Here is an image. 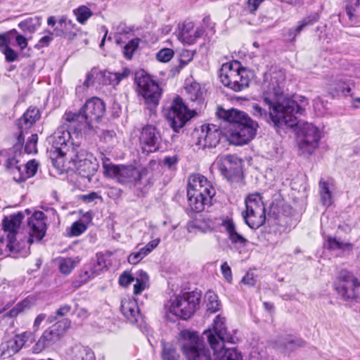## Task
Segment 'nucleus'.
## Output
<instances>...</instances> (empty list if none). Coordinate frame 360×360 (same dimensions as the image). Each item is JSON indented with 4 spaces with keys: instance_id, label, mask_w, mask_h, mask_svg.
I'll use <instances>...</instances> for the list:
<instances>
[{
    "instance_id": "nucleus-1",
    "label": "nucleus",
    "mask_w": 360,
    "mask_h": 360,
    "mask_svg": "<svg viewBox=\"0 0 360 360\" xmlns=\"http://www.w3.org/2000/svg\"><path fill=\"white\" fill-rule=\"evenodd\" d=\"M285 75L281 70L270 74L268 89L263 93L262 101L252 105V113L258 118L272 122L278 128L293 127L297 124V115L304 112L305 101L299 105L297 101L285 98L282 95L281 86L285 81Z\"/></svg>"
},
{
    "instance_id": "nucleus-2",
    "label": "nucleus",
    "mask_w": 360,
    "mask_h": 360,
    "mask_svg": "<svg viewBox=\"0 0 360 360\" xmlns=\"http://www.w3.org/2000/svg\"><path fill=\"white\" fill-rule=\"evenodd\" d=\"M215 114L224 122V126L218 127L214 124L202 125L196 142L199 148H215L223 137L222 128H229L226 139L235 146L246 144L256 135L258 124L246 112L234 108L225 110L218 106Z\"/></svg>"
},
{
    "instance_id": "nucleus-3",
    "label": "nucleus",
    "mask_w": 360,
    "mask_h": 360,
    "mask_svg": "<svg viewBox=\"0 0 360 360\" xmlns=\"http://www.w3.org/2000/svg\"><path fill=\"white\" fill-rule=\"evenodd\" d=\"M202 338L206 339L213 350L215 360H243L236 347L227 348L225 342L233 343V338L227 331L225 319L220 315L214 320L213 328L205 330Z\"/></svg>"
},
{
    "instance_id": "nucleus-4",
    "label": "nucleus",
    "mask_w": 360,
    "mask_h": 360,
    "mask_svg": "<svg viewBox=\"0 0 360 360\" xmlns=\"http://www.w3.org/2000/svg\"><path fill=\"white\" fill-rule=\"evenodd\" d=\"M105 110V106L103 101L94 97L87 100L78 112H68L64 117L76 131L90 133L92 131V122L101 118Z\"/></svg>"
},
{
    "instance_id": "nucleus-5",
    "label": "nucleus",
    "mask_w": 360,
    "mask_h": 360,
    "mask_svg": "<svg viewBox=\"0 0 360 360\" xmlns=\"http://www.w3.org/2000/svg\"><path fill=\"white\" fill-rule=\"evenodd\" d=\"M219 77L225 86L234 91H241L246 89L250 82V72L236 60L224 63L219 70Z\"/></svg>"
},
{
    "instance_id": "nucleus-6",
    "label": "nucleus",
    "mask_w": 360,
    "mask_h": 360,
    "mask_svg": "<svg viewBox=\"0 0 360 360\" xmlns=\"http://www.w3.org/2000/svg\"><path fill=\"white\" fill-rule=\"evenodd\" d=\"M181 338V349L186 360H211L209 349L197 333L183 330Z\"/></svg>"
},
{
    "instance_id": "nucleus-7",
    "label": "nucleus",
    "mask_w": 360,
    "mask_h": 360,
    "mask_svg": "<svg viewBox=\"0 0 360 360\" xmlns=\"http://www.w3.org/2000/svg\"><path fill=\"white\" fill-rule=\"evenodd\" d=\"M245 211L242 213L245 224L251 229H257L266 221V210L262 197L258 193L249 194L245 198Z\"/></svg>"
},
{
    "instance_id": "nucleus-8",
    "label": "nucleus",
    "mask_w": 360,
    "mask_h": 360,
    "mask_svg": "<svg viewBox=\"0 0 360 360\" xmlns=\"http://www.w3.org/2000/svg\"><path fill=\"white\" fill-rule=\"evenodd\" d=\"M68 160L72 164L82 178L87 179L88 182L92 181L98 165L91 153L79 147L72 148V154H69Z\"/></svg>"
},
{
    "instance_id": "nucleus-9",
    "label": "nucleus",
    "mask_w": 360,
    "mask_h": 360,
    "mask_svg": "<svg viewBox=\"0 0 360 360\" xmlns=\"http://www.w3.org/2000/svg\"><path fill=\"white\" fill-rule=\"evenodd\" d=\"M104 174L122 184L129 187L136 186L140 184L142 179V172L132 165H116L103 163Z\"/></svg>"
},
{
    "instance_id": "nucleus-10",
    "label": "nucleus",
    "mask_w": 360,
    "mask_h": 360,
    "mask_svg": "<svg viewBox=\"0 0 360 360\" xmlns=\"http://www.w3.org/2000/svg\"><path fill=\"white\" fill-rule=\"evenodd\" d=\"M200 297V293L197 291L179 295L172 301L169 311L172 314L183 320H187L195 312Z\"/></svg>"
},
{
    "instance_id": "nucleus-11",
    "label": "nucleus",
    "mask_w": 360,
    "mask_h": 360,
    "mask_svg": "<svg viewBox=\"0 0 360 360\" xmlns=\"http://www.w3.org/2000/svg\"><path fill=\"white\" fill-rule=\"evenodd\" d=\"M52 146L49 149V155L53 165L59 167L69 159V154H72L70 146V133L63 128L58 129L51 136Z\"/></svg>"
},
{
    "instance_id": "nucleus-12",
    "label": "nucleus",
    "mask_w": 360,
    "mask_h": 360,
    "mask_svg": "<svg viewBox=\"0 0 360 360\" xmlns=\"http://www.w3.org/2000/svg\"><path fill=\"white\" fill-rule=\"evenodd\" d=\"M334 289L345 301L360 298V281L353 273L342 270L334 283Z\"/></svg>"
},
{
    "instance_id": "nucleus-13",
    "label": "nucleus",
    "mask_w": 360,
    "mask_h": 360,
    "mask_svg": "<svg viewBox=\"0 0 360 360\" xmlns=\"http://www.w3.org/2000/svg\"><path fill=\"white\" fill-rule=\"evenodd\" d=\"M165 117L174 131L179 132L193 117V114L184 103L182 98L176 96L165 112Z\"/></svg>"
},
{
    "instance_id": "nucleus-14",
    "label": "nucleus",
    "mask_w": 360,
    "mask_h": 360,
    "mask_svg": "<svg viewBox=\"0 0 360 360\" xmlns=\"http://www.w3.org/2000/svg\"><path fill=\"white\" fill-rule=\"evenodd\" d=\"M136 82L138 93L142 96L145 103L150 106L158 105L162 96V89L158 84L146 74L137 76Z\"/></svg>"
},
{
    "instance_id": "nucleus-15",
    "label": "nucleus",
    "mask_w": 360,
    "mask_h": 360,
    "mask_svg": "<svg viewBox=\"0 0 360 360\" xmlns=\"http://www.w3.org/2000/svg\"><path fill=\"white\" fill-rule=\"evenodd\" d=\"M321 130L311 123L304 122L300 129L298 147L302 154L311 155L319 147Z\"/></svg>"
},
{
    "instance_id": "nucleus-16",
    "label": "nucleus",
    "mask_w": 360,
    "mask_h": 360,
    "mask_svg": "<svg viewBox=\"0 0 360 360\" xmlns=\"http://www.w3.org/2000/svg\"><path fill=\"white\" fill-rule=\"evenodd\" d=\"M139 141L142 153L148 155L155 153L160 148L162 137L155 126L148 124L142 127Z\"/></svg>"
},
{
    "instance_id": "nucleus-17",
    "label": "nucleus",
    "mask_w": 360,
    "mask_h": 360,
    "mask_svg": "<svg viewBox=\"0 0 360 360\" xmlns=\"http://www.w3.org/2000/svg\"><path fill=\"white\" fill-rule=\"evenodd\" d=\"M202 179H207L200 174H191L188 179L187 196L188 205L191 209L195 212L203 211V204L199 203L198 195L201 193L199 191L204 186Z\"/></svg>"
},
{
    "instance_id": "nucleus-18",
    "label": "nucleus",
    "mask_w": 360,
    "mask_h": 360,
    "mask_svg": "<svg viewBox=\"0 0 360 360\" xmlns=\"http://www.w3.org/2000/svg\"><path fill=\"white\" fill-rule=\"evenodd\" d=\"M30 237L27 242L30 244L39 242L45 236L46 232V217L43 212L36 211L27 221Z\"/></svg>"
},
{
    "instance_id": "nucleus-19",
    "label": "nucleus",
    "mask_w": 360,
    "mask_h": 360,
    "mask_svg": "<svg viewBox=\"0 0 360 360\" xmlns=\"http://www.w3.org/2000/svg\"><path fill=\"white\" fill-rule=\"evenodd\" d=\"M32 335L31 332H23L15 335L13 338L1 345V355L6 358L18 353Z\"/></svg>"
},
{
    "instance_id": "nucleus-20",
    "label": "nucleus",
    "mask_w": 360,
    "mask_h": 360,
    "mask_svg": "<svg viewBox=\"0 0 360 360\" xmlns=\"http://www.w3.org/2000/svg\"><path fill=\"white\" fill-rule=\"evenodd\" d=\"M194 25L192 22H185L179 28L176 33L177 39L184 44H192L196 39L203 34V30L198 28L194 30Z\"/></svg>"
},
{
    "instance_id": "nucleus-21",
    "label": "nucleus",
    "mask_w": 360,
    "mask_h": 360,
    "mask_svg": "<svg viewBox=\"0 0 360 360\" xmlns=\"http://www.w3.org/2000/svg\"><path fill=\"white\" fill-rule=\"evenodd\" d=\"M219 169L221 174L228 179L238 175L240 172V162L233 155H226L221 158L219 162Z\"/></svg>"
},
{
    "instance_id": "nucleus-22",
    "label": "nucleus",
    "mask_w": 360,
    "mask_h": 360,
    "mask_svg": "<svg viewBox=\"0 0 360 360\" xmlns=\"http://www.w3.org/2000/svg\"><path fill=\"white\" fill-rule=\"evenodd\" d=\"M59 333L54 331L51 327L44 331L37 342L32 347V352L39 354L60 340Z\"/></svg>"
},
{
    "instance_id": "nucleus-23",
    "label": "nucleus",
    "mask_w": 360,
    "mask_h": 360,
    "mask_svg": "<svg viewBox=\"0 0 360 360\" xmlns=\"http://www.w3.org/2000/svg\"><path fill=\"white\" fill-rule=\"evenodd\" d=\"M120 310L123 316L131 323L138 322L141 317L137 302L134 299L122 300Z\"/></svg>"
},
{
    "instance_id": "nucleus-24",
    "label": "nucleus",
    "mask_w": 360,
    "mask_h": 360,
    "mask_svg": "<svg viewBox=\"0 0 360 360\" xmlns=\"http://www.w3.org/2000/svg\"><path fill=\"white\" fill-rule=\"evenodd\" d=\"M221 226L225 229L229 235V239L237 248H244L248 240L236 231V226L232 219L223 220Z\"/></svg>"
},
{
    "instance_id": "nucleus-25",
    "label": "nucleus",
    "mask_w": 360,
    "mask_h": 360,
    "mask_svg": "<svg viewBox=\"0 0 360 360\" xmlns=\"http://www.w3.org/2000/svg\"><path fill=\"white\" fill-rule=\"evenodd\" d=\"M105 267L103 259H98L84 265L80 275L81 283H86L101 274Z\"/></svg>"
},
{
    "instance_id": "nucleus-26",
    "label": "nucleus",
    "mask_w": 360,
    "mask_h": 360,
    "mask_svg": "<svg viewBox=\"0 0 360 360\" xmlns=\"http://www.w3.org/2000/svg\"><path fill=\"white\" fill-rule=\"evenodd\" d=\"M319 19V15L317 13L311 14L307 18H304L300 23V25L295 29H288L284 33V37L285 40L292 42L296 39L297 34L307 26L311 25Z\"/></svg>"
},
{
    "instance_id": "nucleus-27",
    "label": "nucleus",
    "mask_w": 360,
    "mask_h": 360,
    "mask_svg": "<svg viewBox=\"0 0 360 360\" xmlns=\"http://www.w3.org/2000/svg\"><path fill=\"white\" fill-rule=\"evenodd\" d=\"M22 219L23 214L20 212L6 217L2 223L4 232L6 233L7 235L12 234L13 238L16 240V234Z\"/></svg>"
},
{
    "instance_id": "nucleus-28",
    "label": "nucleus",
    "mask_w": 360,
    "mask_h": 360,
    "mask_svg": "<svg viewBox=\"0 0 360 360\" xmlns=\"http://www.w3.org/2000/svg\"><path fill=\"white\" fill-rule=\"evenodd\" d=\"M13 34H17L15 29L5 34H0V51L4 54L8 62H13L18 58V53L8 46L9 37Z\"/></svg>"
},
{
    "instance_id": "nucleus-29",
    "label": "nucleus",
    "mask_w": 360,
    "mask_h": 360,
    "mask_svg": "<svg viewBox=\"0 0 360 360\" xmlns=\"http://www.w3.org/2000/svg\"><path fill=\"white\" fill-rule=\"evenodd\" d=\"M202 179V181H202V183H204V186L199 191L201 193L198 195V198L199 203L203 204L204 210L206 207H210L211 206L212 203V198L216 194V191L211 181L207 179Z\"/></svg>"
},
{
    "instance_id": "nucleus-30",
    "label": "nucleus",
    "mask_w": 360,
    "mask_h": 360,
    "mask_svg": "<svg viewBox=\"0 0 360 360\" xmlns=\"http://www.w3.org/2000/svg\"><path fill=\"white\" fill-rule=\"evenodd\" d=\"M39 110L36 108L30 107L19 119L18 125L21 129H29L37 120L39 119Z\"/></svg>"
},
{
    "instance_id": "nucleus-31",
    "label": "nucleus",
    "mask_w": 360,
    "mask_h": 360,
    "mask_svg": "<svg viewBox=\"0 0 360 360\" xmlns=\"http://www.w3.org/2000/svg\"><path fill=\"white\" fill-rule=\"evenodd\" d=\"M12 252H20L18 245L15 244V239L13 236L6 235V237H0V256H8Z\"/></svg>"
},
{
    "instance_id": "nucleus-32",
    "label": "nucleus",
    "mask_w": 360,
    "mask_h": 360,
    "mask_svg": "<svg viewBox=\"0 0 360 360\" xmlns=\"http://www.w3.org/2000/svg\"><path fill=\"white\" fill-rule=\"evenodd\" d=\"M76 29V25L72 20H68L67 16L63 15L58 21V25L54 28V34L57 37L71 33V30Z\"/></svg>"
},
{
    "instance_id": "nucleus-33",
    "label": "nucleus",
    "mask_w": 360,
    "mask_h": 360,
    "mask_svg": "<svg viewBox=\"0 0 360 360\" xmlns=\"http://www.w3.org/2000/svg\"><path fill=\"white\" fill-rule=\"evenodd\" d=\"M130 70L128 68L123 69L122 72H103V82L106 84L112 86L117 85L122 79L127 78L130 74Z\"/></svg>"
},
{
    "instance_id": "nucleus-34",
    "label": "nucleus",
    "mask_w": 360,
    "mask_h": 360,
    "mask_svg": "<svg viewBox=\"0 0 360 360\" xmlns=\"http://www.w3.org/2000/svg\"><path fill=\"white\" fill-rule=\"evenodd\" d=\"M332 183L321 179L319 184V195L322 204L325 206H330L332 204V193L330 186Z\"/></svg>"
},
{
    "instance_id": "nucleus-35",
    "label": "nucleus",
    "mask_w": 360,
    "mask_h": 360,
    "mask_svg": "<svg viewBox=\"0 0 360 360\" xmlns=\"http://www.w3.org/2000/svg\"><path fill=\"white\" fill-rule=\"evenodd\" d=\"M345 13L349 20L356 22L360 19V0H348Z\"/></svg>"
},
{
    "instance_id": "nucleus-36",
    "label": "nucleus",
    "mask_w": 360,
    "mask_h": 360,
    "mask_svg": "<svg viewBox=\"0 0 360 360\" xmlns=\"http://www.w3.org/2000/svg\"><path fill=\"white\" fill-rule=\"evenodd\" d=\"M41 18L35 16L33 18H28L18 23V27L23 32L29 33H34L37 29L41 25Z\"/></svg>"
},
{
    "instance_id": "nucleus-37",
    "label": "nucleus",
    "mask_w": 360,
    "mask_h": 360,
    "mask_svg": "<svg viewBox=\"0 0 360 360\" xmlns=\"http://www.w3.org/2000/svg\"><path fill=\"white\" fill-rule=\"evenodd\" d=\"M74 360H95L94 352L88 347L76 346L73 349Z\"/></svg>"
},
{
    "instance_id": "nucleus-38",
    "label": "nucleus",
    "mask_w": 360,
    "mask_h": 360,
    "mask_svg": "<svg viewBox=\"0 0 360 360\" xmlns=\"http://www.w3.org/2000/svg\"><path fill=\"white\" fill-rule=\"evenodd\" d=\"M19 162L15 158H9L6 162V168L13 175V179L17 182H22L20 176L22 165H18Z\"/></svg>"
},
{
    "instance_id": "nucleus-39",
    "label": "nucleus",
    "mask_w": 360,
    "mask_h": 360,
    "mask_svg": "<svg viewBox=\"0 0 360 360\" xmlns=\"http://www.w3.org/2000/svg\"><path fill=\"white\" fill-rule=\"evenodd\" d=\"M73 14L75 15L77 21L84 25L93 15L92 11L86 6H80L73 10Z\"/></svg>"
},
{
    "instance_id": "nucleus-40",
    "label": "nucleus",
    "mask_w": 360,
    "mask_h": 360,
    "mask_svg": "<svg viewBox=\"0 0 360 360\" xmlns=\"http://www.w3.org/2000/svg\"><path fill=\"white\" fill-rule=\"evenodd\" d=\"M37 168L38 163L34 160H30L25 165H22L20 174L22 181H24L27 179L33 176L36 174Z\"/></svg>"
},
{
    "instance_id": "nucleus-41",
    "label": "nucleus",
    "mask_w": 360,
    "mask_h": 360,
    "mask_svg": "<svg viewBox=\"0 0 360 360\" xmlns=\"http://www.w3.org/2000/svg\"><path fill=\"white\" fill-rule=\"evenodd\" d=\"M281 346L285 350H291L296 347H302L304 342L292 336H286L280 340Z\"/></svg>"
},
{
    "instance_id": "nucleus-42",
    "label": "nucleus",
    "mask_w": 360,
    "mask_h": 360,
    "mask_svg": "<svg viewBox=\"0 0 360 360\" xmlns=\"http://www.w3.org/2000/svg\"><path fill=\"white\" fill-rule=\"evenodd\" d=\"M141 39L139 38H134L130 40L123 47V55L124 57L128 60L132 58L134 53L139 48Z\"/></svg>"
},
{
    "instance_id": "nucleus-43",
    "label": "nucleus",
    "mask_w": 360,
    "mask_h": 360,
    "mask_svg": "<svg viewBox=\"0 0 360 360\" xmlns=\"http://www.w3.org/2000/svg\"><path fill=\"white\" fill-rule=\"evenodd\" d=\"M162 360H179V354L173 345L162 343Z\"/></svg>"
},
{
    "instance_id": "nucleus-44",
    "label": "nucleus",
    "mask_w": 360,
    "mask_h": 360,
    "mask_svg": "<svg viewBox=\"0 0 360 360\" xmlns=\"http://www.w3.org/2000/svg\"><path fill=\"white\" fill-rule=\"evenodd\" d=\"M58 267L60 271L65 275L71 273L75 267V261L70 257H62L58 259Z\"/></svg>"
},
{
    "instance_id": "nucleus-45",
    "label": "nucleus",
    "mask_w": 360,
    "mask_h": 360,
    "mask_svg": "<svg viewBox=\"0 0 360 360\" xmlns=\"http://www.w3.org/2000/svg\"><path fill=\"white\" fill-rule=\"evenodd\" d=\"M207 299V310L210 313H215L219 310L220 304L218 300V297L214 292H208L206 295Z\"/></svg>"
},
{
    "instance_id": "nucleus-46",
    "label": "nucleus",
    "mask_w": 360,
    "mask_h": 360,
    "mask_svg": "<svg viewBox=\"0 0 360 360\" xmlns=\"http://www.w3.org/2000/svg\"><path fill=\"white\" fill-rule=\"evenodd\" d=\"M186 91L192 101L200 99L202 94L199 84L196 82L191 83L189 86H186Z\"/></svg>"
},
{
    "instance_id": "nucleus-47",
    "label": "nucleus",
    "mask_w": 360,
    "mask_h": 360,
    "mask_svg": "<svg viewBox=\"0 0 360 360\" xmlns=\"http://www.w3.org/2000/svg\"><path fill=\"white\" fill-rule=\"evenodd\" d=\"M71 321L68 319H63L60 321H58L53 324L51 328L56 331L57 333L60 334V336L62 338L66 330L70 327Z\"/></svg>"
},
{
    "instance_id": "nucleus-48",
    "label": "nucleus",
    "mask_w": 360,
    "mask_h": 360,
    "mask_svg": "<svg viewBox=\"0 0 360 360\" xmlns=\"http://www.w3.org/2000/svg\"><path fill=\"white\" fill-rule=\"evenodd\" d=\"M38 141V136L37 134H32L27 139L25 151L27 154L36 153L37 152V144Z\"/></svg>"
},
{
    "instance_id": "nucleus-49",
    "label": "nucleus",
    "mask_w": 360,
    "mask_h": 360,
    "mask_svg": "<svg viewBox=\"0 0 360 360\" xmlns=\"http://www.w3.org/2000/svg\"><path fill=\"white\" fill-rule=\"evenodd\" d=\"M174 53L172 49L164 48L156 53V58L160 62L167 63L173 58Z\"/></svg>"
},
{
    "instance_id": "nucleus-50",
    "label": "nucleus",
    "mask_w": 360,
    "mask_h": 360,
    "mask_svg": "<svg viewBox=\"0 0 360 360\" xmlns=\"http://www.w3.org/2000/svg\"><path fill=\"white\" fill-rule=\"evenodd\" d=\"M148 255L144 248H141L138 251L133 252L129 255L128 262L131 264H136Z\"/></svg>"
},
{
    "instance_id": "nucleus-51",
    "label": "nucleus",
    "mask_w": 360,
    "mask_h": 360,
    "mask_svg": "<svg viewBox=\"0 0 360 360\" xmlns=\"http://www.w3.org/2000/svg\"><path fill=\"white\" fill-rule=\"evenodd\" d=\"M93 84L94 75L91 72H88L83 84L76 87V94L78 95L82 94L89 86H92Z\"/></svg>"
},
{
    "instance_id": "nucleus-52",
    "label": "nucleus",
    "mask_w": 360,
    "mask_h": 360,
    "mask_svg": "<svg viewBox=\"0 0 360 360\" xmlns=\"http://www.w3.org/2000/svg\"><path fill=\"white\" fill-rule=\"evenodd\" d=\"M29 307V302L27 300H23L19 303H18L14 307H13L8 312V316L10 317H15L20 313L25 311V309Z\"/></svg>"
},
{
    "instance_id": "nucleus-53",
    "label": "nucleus",
    "mask_w": 360,
    "mask_h": 360,
    "mask_svg": "<svg viewBox=\"0 0 360 360\" xmlns=\"http://www.w3.org/2000/svg\"><path fill=\"white\" fill-rule=\"evenodd\" d=\"M86 229V226L84 224L75 221L74 222L70 228L71 235L74 236H78L84 233Z\"/></svg>"
},
{
    "instance_id": "nucleus-54",
    "label": "nucleus",
    "mask_w": 360,
    "mask_h": 360,
    "mask_svg": "<svg viewBox=\"0 0 360 360\" xmlns=\"http://www.w3.org/2000/svg\"><path fill=\"white\" fill-rule=\"evenodd\" d=\"M193 53L188 50H183L181 53L180 65L179 68H182L186 66L190 61L192 60Z\"/></svg>"
},
{
    "instance_id": "nucleus-55",
    "label": "nucleus",
    "mask_w": 360,
    "mask_h": 360,
    "mask_svg": "<svg viewBox=\"0 0 360 360\" xmlns=\"http://www.w3.org/2000/svg\"><path fill=\"white\" fill-rule=\"evenodd\" d=\"M335 90L337 92L342 93L345 96L349 95L351 92V88L345 82L341 80L337 82V84L335 86Z\"/></svg>"
},
{
    "instance_id": "nucleus-56",
    "label": "nucleus",
    "mask_w": 360,
    "mask_h": 360,
    "mask_svg": "<svg viewBox=\"0 0 360 360\" xmlns=\"http://www.w3.org/2000/svg\"><path fill=\"white\" fill-rule=\"evenodd\" d=\"M328 248L332 250L342 249L349 245V243H342L330 237L328 238Z\"/></svg>"
},
{
    "instance_id": "nucleus-57",
    "label": "nucleus",
    "mask_w": 360,
    "mask_h": 360,
    "mask_svg": "<svg viewBox=\"0 0 360 360\" xmlns=\"http://www.w3.org/2000/svg\"><path fill=\"white\" fill-rule=\"evenodd\" d=\"M13 37H15V41L21 50H23L24 49H25L27 47V39L24 36L18 34V32H17V34H13L9 37V41H11V38H13Z\"/></svg>"
},
{
    "instance_id": "nucleus-58",
    "label": "nucleus",
    "mask_w": 360,
    "mask_h": 360,
    "mask_svg": "<svg viewBox=\"0 0 360 360\" xmlns=\"http://www.w3.org/2000/svg\"><path fill=\"white\" fill-rule=\"evenodd\" d=\"M264 0H248L245 10L250 13H254Z\"/></svg>"
},
{
    "instance_id": "nucleus-59",
    "label": "nucleus",
    "mask_w": 360,
    "mask_h": 360,
    "mask_svg": "<svg viewBox=\"0 0 360 360\" xmlns=\"http://www.w3.org/2000/svg\"><path fill=\"white\" fill-rule=\"evenodd\" d=\"M134 281V278L129 273L123 272L119 278V283L122 286H127Z\"/></svg>"
},
{
    "instance_id": "nucleus-60",
    "label": "nucleus",
    "mask_w": 360,
    "mask_h": 360,
    "mask_svg": "<svg viewBox=\"0 0 360 360\" xmlns=\"http://www.w3.org/2000/svg\"><path fill=\"white\" fill-rule=\"evenodd\" d=\"M221 273L224 278L229 283L232 281V272L231 267L226 262H224L221 266Z\"/></svg>"
},
{
    "instance_id": "nucleus-61",
    "label": "nucleus",
    "mask_w": 360,
    "mask_h": 360,
    "mask_svg": "<svg viewBox=\"0 0 360 360\" xmlns=\"http://www.w3.org/2000/svg\"><path fill=\"white\" fill-rule=\"evenodd\" d=\"M134 281H136V283L134 285V294L137 295L141 294L148 287V283L136 278H134Z\"/></svg>"
},
{
    "instance_id": "nucleus-62",
    "label": "nucleus",
    "mask_w": 360,
    "mask_h": 360,
    "mask_svg": "<svg viewBox=\"0 0 360 360\" xmlns=\"http://www.w3.org/2000/svg\"><path fill=\"white\" fill-rule=\"evenodd\" d=\"M74 313L76 314L77 317L81 320L86 319L89 316L87 309L83 307H79L78 304L75 305Z\"/></svg>"
},
{
    "instance_id": "nucleus-63",
    "label": "nucleus",
    "mask_w": 360,
    "mask_h": 360,
    "mask_svg": "<svg viewBox=\"0 0 360 360\" xmlns=\"http://www.w3.org/2000/svg\"><path fill=\"white\" fill-rule=\"evenodd\" d=\"M72 309V307L70 305L65 304L62 306H60L56 311V316L54 318L56 319L57 316H65L68 315Z\"/></svg>"
},
{
    "instance_id": "nucleus-64",
    "label": "nucleus",
    "mask_w": 360,
    "mask_h": 360,
    "mask_svg": "<svg viewBox=\"0 0 360 360\" xmlns=\"http://www.w3.org/2000/svg\"><path fill=\"white\" fill-rule=\"evenodd\" d=\"M245 285L253 286L256 283V279L252 272H248L241 281Z\"/></svg>"
}]
</instances>
